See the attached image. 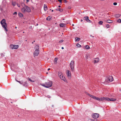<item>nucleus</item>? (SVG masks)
<instances>
[{"mask_svg":"<svg viewBox=\"0 0 121 121\" xmlns=\"http://www.w3.org/2000/svg\"><path fill=\"white\" fill-rule=\"evenodd\" d=\"M52 82L51 81H48L46 82L45 84L42 85L43 87L46 88H48L51 87L52 85Z\"/></svg>","mask_w":121,"mask_h":121,"instance_id":"f257e3e1","label":"nucleus"},{"mask_svg":"<svg viewBox=\"0 0 121 121\" xmlns=\"http://www.w3.org/2000/svg\"><path fill=\"white\" fill-rule=\"evenodd\" d=\"M1 24L2 25L4 29L6 31H8V30L6 28L7 27V24L6 23L5 20L4 19H3L0 22Z\"/></svg>","mask_w":121,"mask_h":121,"instance_id":"f03ea898","label":"nucleus"},{"mask_svg":"<svg viewBox=\"0 0 121 121\" xmlns=\"http://www.w3.org/2000/svg\"><path fill=\"white\" fill-rule=\"evenodd\" d=\"M11 69L13 71L17 72L19 70V69L16 65H14L13 64H11Z\"/></svg>","mask_w":121,"mask_h":121,"instance_id":"7ed1b4c3","label":"nucleus"},{"mask_svg":"<svg viewBox=\"0 0 121 121\" xmlns=\"http://www.w3.org/2000/svg\"><path fill=\"white\" fill-rule=\"evenodd\" d=\"M22 12L23 13L25 12H30L31 11V9L28 6H26L25 8H22L21 9Z\"/></svg>","mask_w":121,"mask_h":121,"instance_id":"20e7f679","label":"nucleus"},{"mask_svg":"<svg viewBox=\"0 0 121 121\" xmlns=\"http://www.w3.org/2000/svg\"><path fill=\"white\" fill-rule=\"evenodd\" d=\"M74 62L72 60L70 63V68L72 71H73L74 70Z\"/></svg>","mask_w":121,"mask_h":121,"instance_id":"39448f33","label":"nucleus"},{"mask_svg":"<svg viewBox=\"0 0 121 121\" xmlns=\"http://www.w3.org/2000/svg\"><path fill=\"white\" fill-rule=\"evenodd\" d=\"M19 46L18 45H11L10 46V48L12 49H17L18 48Z\"/></svg>","mask_w":121,"mask_h":121,"instance_id":"423d86ee","label":"nucleus"},{"mask_svg":"<svg viewBox=\"0 0 121 121\" xmlns=\"http://www.w3.org/2000/svg\"><path fill=\"white\" fill-rule=\"evenodd\" d=\"M113 80V78L112 76H109L108 78V79L106 80V81H107L108 82L109 81L111 82Z\"/></svg>","mask_w":121,"mask_h":121,"instance_id":"0eeeda50","label":"nucleus"},{"mask_svg":"<svg viewBox=\"0 0 121 121\" xmlns=\"http://www.w3.org/2000/svg\"><path fill=\"white\" fill-rule=\"evenodd\" d=\"M95 99H96L100 101H103L104 100V97H102L100 98H99L97 97H95Z\"/></svg>","mask_w":121,"mask_h":121,"instance_id":"6e6552de","label":"nucleus"},{"mask_svg":"<svg viewBox=\"0 0 121 121\" xmlns=\"http://www.w3.org/2000/svg\"><path fill=\"white\" fill-rule=\"evenodd\" d=\"M60 78L65 82H67V81L65 76H59Z\"/></svg>","mask_w":121,"mask_h":121,"instance_id":"1a4fd4ad","label":"nucleus"},{"mask_svg":"<svg viewBox=\"0 0 121 121\" xmlns=\"http://www.w3.org/2000/svg\"><path fill=\"white\" fill-rule=\"evenodd\" d=\"M39 53V51L38 50H35L34 53V56H37L38 55Z\"/></svg>","mask_w":121,"mask_h":121,"instance_id":"9d476101","label":"nucleus"},{"mask_svg":"<svg viewBox=\"0 0 121 121\" xmlns=\"http://www.w3.org/2000/svg\"><path fill=\"white\" fill-rule=\"evenodd\" d=\"M99 114L98 113H94L92 116V117L94 118H97L99 117Z\"/></svg>","mask_w":121,"mask_h":121,"instance_id":"9b49d317","label":"nucleus"},{"mask_svg":"<svg viewBox=\"0 0 121 121\" xmlns=\"http://www.w3.org/2000/svg\"><path fill=\"white\" fill-rule=\"evenodd\" d=\"M66 73L67 76H70L71 73L70 71L68 70H67L66 71Z\"/></svg>","mask_w":121,"mask_h":121,"instance_id":"f8f14e48","label":"nucleus"},{"mask_svg":"<svg viewBox=\"0 0 121 121\" xmlns=\"http://www.w3.org/2000/svg\"><path fill=\"white\" fill-rule=\"evenodd\" d=\"M20 76H17V77H16V81L19 82L20 83L22 84V83L20 81H18L17 80V79H18V80H20Z\"/></svg>","mask_w":121,"mask_h":121,"instance_id":"ddd939ff","label":"nucleus"},{"mask_svg":"<svg viewBox=\"0 0 121 121\" xmlns=\"http://www.w3.org/2000/svg\"><path fill=\"white\" fill-rule=\"evenodd\" d=\"M66 25V24L65 23H60L59 24V26L60 27H65Z\"/></svg>","mask_w":121,"mask_h":121,"instance_id":"4468645a","label":"nucleus"},{"mask_svg":"<svg viewBox=\"0 0 121 121\" xmlns=\"http://www.w3.org/2000/svg\"><path fill=\"white\" fill-rule=\"evenodd\" d=\"M99 58H95L94 60L95 63H97L99 61Z\"/></svg>","mask_w":121,"mask_h":121,"instance_id":"2eb2a0df","label":"nucleus"},{"mask_svg":"<svg viewBox=\"0 0 121 121\" xmlns=\"http://www.w3.org/2000/svg\"><path fill=\"white\" fill-rule=\"evenodd\" d=\"M43 7H44V11H46L47 10V9H48L47 7V6L45 4H44V5Z\"/></svg>","mask_w":121,"mask_h":121,"instance_id":"dca6fc26","label":"nucleus"},{"mask_svg":"<svg viewBox=\"0 0 121 121\" xmlns=\"http://www.w3.org/2000/svg\"><path fill=\"white\" fill-rule=\"evenodd\" d=\"M75 42L79 41L80 40V39L78 37L75 38Z\"/></svg>","mask_w":121,"mask_h":121,"instance_id":"f3484780","label":"nucleus"},{"mask_svg":"<svg viewBox=\"0 0 121 121\" xmlns=\"http://www.w3.org/2000/svg\"><path fill=\"white\" fill-rule=\"evenodd\" d=\"M121 15L119 14H116L115 15V17L117 18L119 17Z\"/></svg>","mask_w":121,"mask_h":121,"instance_id":"a211bd4d","label":"nucleus"},{"mask_svg":"<svg viewBox=\"0 0 121 121\" xmlns=\"http://www.w3.org/2000/svg\"><path fill=\"white\" fill-rule=\"evenodd\" d=\"M107 100L108 101H109L110 98L107 97H104V100Z\"/></svg>","mask_w":121,"mask_h":121,"instance_id":"6ab92c4d","label":"nucleus"},{"mask_svg":"<svg viewBox=\"0 0 121 121\" xmlns=\"http://www.w3.org/2000/svg\"><path fill=\"white\" fill-rule=\"evenodd\" d=\"M56 10L57 11H59L60 12H62L63 11V9H60V8H58L56 9Z\"/></svg>","mask_w":121,"mask_h":121,"instance_id":"aec40b11","label":"nucleus"},{"mask_svg":"<svg viewBox=\"0 0 121 121\" xmlns=\"http://www.w3.org/2000/svg\"><path fill=\"white\" fill-rule=\"evenodd\" d=\"M84 19L86 21H87L89 19V17L88 16L85 17H84Z\"/></svg>","mask_w":121,"mask_h":121,"instance_id":"412c9836","label":"nucleus"},{"mask_svg":"<svg viewBox=\"0 0 121 121\" xmlns=\"http://www.w3.org/2000/svg\"><path fill=\"white\" fill-rule=\"evenodd\" d=\"M18 15L20 17H22L23 16V15L22 13H18Z\"/></svg>","mask_w":121,"mask_h":121,"instance_id":"4be33fe9","label":"nucleus"},{"mask_svg":"<svg viewBox=\"0 0 121 121\" xmlns=\"http://www.w3.org/2000/svg\"><path fill=\"white\" fill-rule=\"evenodd\" d=\"M28 80L32 82H34L35 81V80L34 79L33 80H32L29 78H28Z\"/></svg>","mask_w":121,"mask_h":121,"instance_id":"5701e85b","label":"nucleus"},{"mask_svg":"<svg viewBox=\"0 0 121 121\" xmlns=\"http://www.w3.org/2000/svg\"><path fill=\"white\" fill-rule=\"evenodd\" d=\"M35 48L36 49V50H39V46L38 45H36L35 46Z\"/></svg>","mask_w":121,"mask_h":121,"instance_id":"b1692460","label":"nucleus"},{"mask_svg":"<svg viewBox=\"0 0 121 121\" xmlns=\"http://www.w3.org/2000/svg\"><path fill=\"white\" fill-rule=\"evenodd\" d=\"M22 6L23 7V8H25L26 7V6H27L25 5L24 3H22L21 4Z\"/></svg>","mask_w":121,"mask_h":121,"instance_id":"393cba45","label":"nucleus"},{"mask_svg":"<svg viewBox=\"0 0 121 121\" xmlns=\"http://www.w3.org/2000/svg\"><path fill=\"white\" fill-rule=\"evenodd\" d=\"M90 97H91L93 98V99H95V98H95V96H93V95H90Z\"/></svg>","mask_w":121,"mask_h":121,"instance_id":"a878e982","label":"nucleus"},{"mask_svg":"<svg viewBox=\"0 0 121 121\" xmlns=\"http://www.w3.org/2000/svg\"><path fill=\"white\" fill-rule=\"evenodd\" d=\"M116 100V99H113L111 98L110 99L109 101H114Z\"/></svg>","mask_w":121,"mask_h":121,"instance_id":"bb28decb","label":"nucleus"},{"mask_svg":"<svg viewBox=\"0 0 121 121\" xmlns=\"http://www.w3.org/2000/svg\"><path fill=\"white\" fill-rule=\"evenodd\" d=\"M76 46L77 48H80L81 47V45H80L79 43H77V44Z\"/></svg>","mask_w":121,"mask_h":121,"instance_id":"cd10ccee","label":"nucleus"},{"mask_svg":"<svg viewBox=\"0 0 121 121\" xmlns=\"http://www.w3.org/2000/svg\"><path fill=\"white\" fill-rule=\"evenodd\" d=\"M107 22L109 23H111L112 22V21L110 20H107Z\"/></svg>","mask_w":121,"mask_h":121,"instance_id":"c85d7f7f","label":"nucleus"},{"mask_svg":"<svg viewBox=\"0 0 121 121\" xmlns=\"http://www.w3.org/2000/svg\"><path fill=\"white\" fill-rule=\"evenodd\" d=\"M16 4V3L15 2H12V4L14 6H15Z\"/></svg>","mask_w":121,"mask_h":121,"instance_id":"c756f323","label":"nucleus"},{"mask_svg":"<svg viewBox=\"0 0 121 121\" xmlns=\"http://www.w3.org/2000/svg\"><path fill=\"white\" fill-rule=\"evenodd\" d=\"M86 48L87 49H89L90 47L88 45H86Z\"/></svg>","mask_w":121,"mask_h":121,"instance_id":"7c9ffc66","label":"nucleus"},{"mask_svg":"<svg viewBox=\"0 0 121 121\" xmlns=\"http://www.w3.org/2000/svg\"><path fill=\"white\" fill-rule=\"evenodd\" d=\"M103 22L102 21H100L99 22V24L100 25H101L103 23Z\"/></svg>","mask_w":121,"mask_h":121,"instance_id":"2f4dec72","label":"nucleus"},{"mask_svg":"<svg viewBox=\"0 0 121 121\" xmlns=\"http://www.w3.org/2000/svg\"><path fill=\"white\" fill-rule=\"evenodd\" d=\"M58 73V76H61V75H62V73L60 72H59Z\"/></svg>","mask_w":121,"mask_h":121,"instance_id":"473e14b6","label":"nucleus"},{"mask_svg":"<svg viewBox=\"0 0 121 121\" xmlns=\"http://www.w3.org/2000/svg\"><path fill=\"white\" fill-rule=\"evenodd\" d=\"M117 22L119 23L121 22V20L120 19H119L118 20Z\"/></svg>","mask_w":121,"mask_h":121,"instance_id":"72a5a7b5","label":"nucleus"},{"mask_svg":"<svg viewBox=\"0 0 121 121\" xmlns=\"http://www.w3.org/2000/svg\"><path fill=\"white\" fill-rule=\"evenodd\" d=\"M63 40H60V41H59V43H61L63 42Z\"/></svg>","mask_w":121,"mask_h":121,"instance_id":"f704fd0d","label":"nucleus"},{"mask_svg":"<svg viewBox=\"0 0 121 121\" xmlns=\"http://www.w3.org/2000/svg\"><path fill=\"white\" fill-rule=\"evenodd\" d=\"M46 97H48L49 98H50L51 97L49 95H48L47 96H46Z\"/></svg>","mask_w":121,"mask_h":121,"instance_id":"c9c22d12","label":"nucleus"},{"mask_svg":"<svg viewBox=\"0 0 121 121\" xmlns=\"http://www.w3.org/2000/svg\"><path fill=\"white\" fill-rule=\"evenodd\" d=\"M58 58H56L55 59V61L56 62H57V60Z\"/></svg>","mask_w":121,"mask_h":121,"instance_id":"e433bc0d","label":"nucleus"},{"mask_svg":"<svg viewBox=\"0 0 121 121\" xmlns=\"http://www.w3.org/2000/svg\"><path fill=\"white\" fill-rule=\"evenodd\" d=\"M87 21V22H90V23L91 22V20H89V19H88V20Z\"/></svg>","mask_w":121,"mask_h":121,"instance_id":"4c0bfd02","label":"nucleus"},{"mask_svg":"<svg viewBox=\"0 0 121 121\" xmlns=\"http://www.w3.org/2000/svg\"><path fill=\"white\" fill-rule=\"evenodd\" d=\"M113 4L114 5H116L117 4V3L116 2H114L113 3Z\"/></svg>","mask_w":121,"mask_h":121,"instance_id":"58836bf2","label":"nucleus"},{"mask_svg":"<svg viewBox=\"0 0 121 121\" xmlns=\"http://www.w3.org/2000/svg\"><path fill=\"white\" fill-rule=\"evenodd\" d=\"M17 14V13L16 12H15L13 14L14 15H16Z\"/></svg>","mask_w":121,"mask_h":121,"instance_id":"ea45409f","label":"nucleus"},{"mask_svg":"<svg viewBox=\"0 0 121 121\" xmlns=\"http://www.w3.org/2000/svg\"><path fill=\"white\" fill-rule=\"evenodd\" d=\"M25 85H24L25 86H26L27 85V82H25Z\"/></svg>","mask_w":121,"mask_h":121,"instance_id":"a19ab883","label":"nucleus"},{"mask_svg":"<svg viewBox=\"0 0 121 121\" xmlns=\"http://www.w3.org/2000/svg\"><path fill=\"white\" fill-rule=\"evenodd\" d=\"M86 93V94L88 95L89 96H90V95L91 94H89V93Z\"/></svg>","mask_w":121,"mask_h":121,"instance_id":"79ce46f5","label":"nucleus"},{"mask_svg":"<svg viewBox=\"0 0 121 121\" xmlns=\"http://www.w3.org/2000/svg\"><path fill=\"white\" fill-rule=\"evenodd\" d=\"M17 6L19 7H20V5L19 4H17Z\"/></svg>","mask_w":121,"mask_h":121,"instance_id":"37998d69","label":"nucleus"},{"mask_svg":"<svg viewBox=\"0 0 121 121\" xmlns=\"http://www.w3.org/2000/svg\"><path fill=\"white\" fill-rule=\"evenodd\" d=\"M46 19L47 20H50V19H49L48 17H47L46 18Z\"/></svg>","mask_w":121,"mask_h":121,"instance_id":"c03bdc74","label":"nucleus"},{"mask_svg":"<svg viewBox=\"0 0 121 121\" xmlns=\"http://www.w3.org/2000/svg\"><path fill=\"white\" fill-rule=\"evenodd\" d=\"M30 0H26V1L27 2H29V1Z\"/></svg>","mask_w":121,"mask_h":121,"instance_id":"a18cd8bd","label":"nucleus"},{"mask_svg":"<svg viewBox=\"0 0 121 121\" xmlns=\"http://www.w3.org/2000/svg\"><path fill=\"white\" fill-rule=\"evenodd\" d=\"M64 0L65 1V3H66L67 2L66 1V0Z\"/></svg>","mask_w":121,"mask_h":121,"instance_id":"49530a36","label":"nucleus"},{"mask_svg":"<svg viewBox=\"0 0 121 121\" xmlns=\"http://www.w3.org/2000/svg\"><path fill=\"white\" fill-rule=\"evenodd\" d=\"M61 49H64V47H62L61 48Z\"/></svg>","mask_w":121,"mask_h":121,"instance_id":"de8ad7c7","label":"nucleus"},{"mask_svg":"<svg viewBox=\"0 0 121 121\" xmlns=\"http://www.w3.org/2000/svg\"><path fill=\"white\" fill-rule=\"evenodd\" d=\"M50 68H49V69H48V70H50Z\"/></svg>","mask_w":121,"mask_h":121,"instance_id":"09e8293b","label":"nucleus"},{"mask_svg":"<svg viewBox=\"0 0 121 121\" xmlns=\"http://www.w3.org/2000/svg\"><path fill=\"white\" fill-rule=\"evenodd\" d=\"M101 1H104L105 0H100Z\"/></svg>","mask_w":121,"mask_h":121,"instance_id":"8fccbe9b","label":"nucleus"},{"mask_svg":"<svg viewBox=\"0 0 121 121\" xmlns=\"http://www.w3.org/2000/svg\"><path fill=\"white\" fill-rule=\"evenodd\" d=\"M58 7H60V6H58Z\"/></svg>","mask_w":121,"mask_h":121,"instance_id":"3c124183","label":"nucleus"},{"mask_svg":"<svg viewBox=\"0 0 121 121\" xmlns=\"http://www.w3.org/2000/svg\"><path fill=\"white\" fill-rule=\"evenodd\" d=\"M52 12H53V10H52Z\"/></svg>","mask_w":121,"mask_h":121,"instance_id":"603ef678","label":"nucleus"},{"mask_svg":"<svg viewBox=\"0 0 121 121\" xmlns=\"http://www.w3.org/2000/svg\"><path fill=\"white\" fill-rule=\"evenodd\" d=\"M81 21V22H82V20Z\"/></svg>","mask_w":121,"mask_h":121,"instance_id":"864d4df0","label":"nucleus"},{"mask_svg":"<svg viewBox=\"0 0 121 121\" xmlns=\"http://www.w3.org/2000/svg\"><path fill=\"white\" fill-rule=\"evenodd\" d=\"M15 28H17V27H16Z\"/></svg>","mask_w":121,"mask_h":121,"instance_id":"5fc2aeb1","label":"nucleus"},{"mask_svg":"<svg viewBox=\"0 0 121 121\" xmlns=\"http://www.w3.org/2000/svg\"><path fill=\"white\" fill-rule=\"evenodd\" d=\"M73 25V26H74V25H73H73Z\"/></svg>","mask_w":121,"mask_h":121,"instance_id":"6e6d98bb","label":"nucleus"},{"mask_svg":"<svg viewBox=\"0 0 121 121\" xmlns=\"http://www.w3.org/2000/svg\"><path fill=\"white\" fill-rule=\"evenodd\" d=\"M32 43L33 44V42H32Z\"/></svg>","mask_w":121,"mask_h":121,"instance_id":"4d7b16f0","label":"nucleus"},{"mask_svg":"<svg viewBox=\"0 0 121 121\" xmlns=\"http://www.w3.org/2000/svg\"><path fill=\"white\" fill-rule=\"evenodd\" d=\"M47 73V74H48V73L47 72V73Z\"/></svg>","mask_w":121,"mask_h":121,"instance_id":"13d9d810","label":"nucleus"},{"mask_svg":"<svg viewBox=\"0 0 121 121\" xmlns=\"http://www.w3.org/2000/svg\"><path fill=\"white\" fill-rule=\"evenodd\" d=\"M37 25H38V24H37Z\"/></svg>","mask_w":121,"mask_h":121,"instance_id":"bf43d9fd","label":"nucleus"},{"mask_svg":"<svg viewBox=\"0 0 121 121\" xmlns=\"http://www.w3.org/2000/svg\"><path fill=\"white\" fill-rule=\"evenodd\" d=\"M35 42V41H34V42Z\"/></svg>","mask_w":121,"mask_h":121,"instance_id":"052dcab7","label":"nucleus"},{"mask_svg":"<svg viewBox=\"0 0 121 121\" xmlns=\"http://www.w3.org/2000/svg\"><path fill=\"white\" fill-rule=\"evenodd\" d=\"M92 37H94V36H92Z\"/></svg>","mask_w":121,"mask_h":121,"instance_id":"680f3d73","label":"nucleus"}]
</instances>
